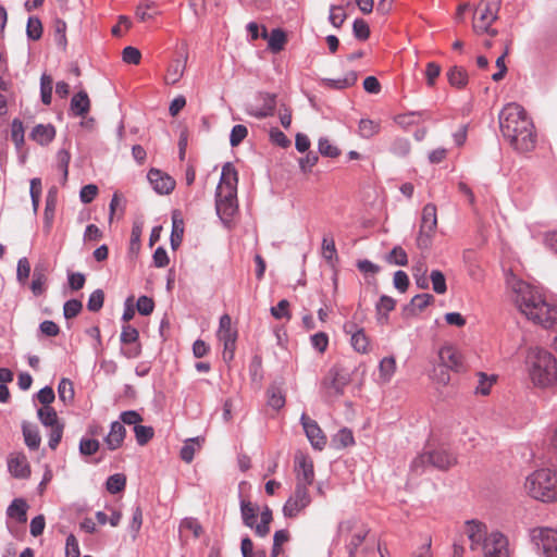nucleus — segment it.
I'll use <instances>...</instances> for the list:
<instances>
[{
    "label": "nucleus",
    "instance_id": "obj_7",
    "mask_svg": "<svg viewBox=\"0 0 557 557\" xmlns=\"http://www.w3.org/2000/svg\"><path fill=\"white\" fill-rule=\"evenodd\" d=\"M436 227V207L433 203H428L422 209L420 230L416 239L418 248L422 250L430 248Z\"/></svg>",
    "mask_w": 557,
    "mask_h": 557
},
{
    "label": "nucleus",
    "instance_id": "obj_42",
    "mask_svg": "<svg viewBox=\"0 0 557 557\" xmlns=\"http://www.w3.org/2000/svg\"><path fill=\"white\" fill-rule=\"evenodd\" d=\"M52 77L42 74L40 77V97L44 104L49 106L52 100Z\"/></svg>",
    "mask_w": 557,
    "mask_h": 557
},
{
    "label": "nucleus",
    "instance_id": "obj_21",
    "mask_svg": "<svg viewBox=\"0 0 557 557\" xmlns=\"http://www.w3.org/2000/svg\"><path fill=\"white\" fill-rule=\"evenodd\" d=\"M345 332L351 335L350 343L354 349L361 354L369 351L370 342L363 329H359L354 323H348L344 326Z\"/></svg>",
    "mask_w": 557,
    "mask_h": 557
},
{
    "label": "nucleus",
    "instance_id": "obj_46",
    "mask_svg": "<svg viewBox=\"0 0 557 557\" xmlns=\"http://www.w3.org/2000/svg\"><path fill=\"white\" fill-rule=\"evenodd\" d=\"M450 369L446 366H443V363L438 362L437 366H434L432 372H431V379L438 384L447 385L450 382Z\"/></svg>",
    "mask_w": 557,
    "mask_h": 557
},
{
    "label": "nucleus",
    "instance_id": "obj_53",
    "mask_svg": "<svg viewBox=\"0 0 557 557\" xmlns=\"http://www.w3.org/2000/svg\"><path fill=\"white\" fill-rule=\"evenodd\" d=\"M386 260L392 264L401 265V267L407 265V263H408L407 253L399 246H396L392 249V251L388 253Z\"/></svg>",
    "mask_w": 557,
    "mask_h": 557
},
{
    "label": "nucleus",
    "instance_id": "obj_43",
    "mask_svg": "<svg viewBox=\"0 0 557 557\" xmlns=\"http://www.w3.org/2000/svg\"><path fill=\"white\" fill-rule=\"evenodd\" d=\"M59 399L64 404H67L74 398L73 383L69 379H61L58 385Z\"/></svg>",
    "mask_w": 557,
    "mask_h": 557
},
{
    "label": "nucleus",
    "instance_id": "obj_28",
    "mask_svg": "<svg viewBox=\"0 0 557 557\" xmlns=\"http://www.w3.org/2000/svg\"><path fill=\"white\" fill-rule=\"evenodd\" d=\"M125 437V428L119 421H113L111 430L106 437V443L111 450L119 448Z\"/></svg>",
    "mask_w": 557,
    "mask_h": 557
},
{
    "label": "nucleus",
    "instance_id": "obj_64",
    "mask_svg": "<svg viewBox=\"0 0 557 557\" xmlns=\"http://www.w3.org/2000/svg\"><path fill=\"white\" fill-rule=\"evenodd\" d=\"M289 302L286 299L278 301L277 306L271 308V314L275 319H290V312L288 310Z\"/></svg>",
    "mask_w": 557,
    "mask_h": 557
},
{
    "label": "nucleus",
    "instance_id": "obj_19",
    "mask_svg": "<svg viewBox=\"0 0 557 557\" xmlns=\"http://www.w3.org/2000/svg\"><path fill=\"white\" fill-rule=\"evenodd\" d=\"M349 373L339 368H332L329 373V379L324 382L325 387L330 394H343L345 386L349 383Z\"/></svg>",
    "mask_w": 557,
    "mask_h": 557
},
{
    "label": "nucleus",
    "instance_id": "obj_47",
    "mask_svg": "<svg viewBox=\"0 0 557 557\" xmlns=\"http://www.w3.org/2000/svg\"><path fill=\"white\" fill-rule=\"evenodd\" d=\"M126 485V476L122 473H116L108 478L107 480V490L111 494H116L122 492Z\"/></svg>",
    "mask_w": 557,
    "mask_h": 557
},
{
    "label": "nucleus",
    "instance_id": "obj_2",
    "mask_svg": "<svg viewBox=\"0 0 557 557\" xmlns=\"http://www.w3.org/2000/svg\"><path fill=\"white\" fill-rule=\"evenodd\" d=\"M499 127L503 136L516 150L525 152L534 148V126L520 104L511 102L503 108L499 113Z\"/></svg>",
    "mask_w": 557,
    "mask_h": 557
},
{
    "label": "nucleus",
    "instance_id": "obj_25",
    "mask_svg": "<svg viewBox=\"0 0 557 557\" xmlns=\"http://www.w3.org/2000/svg\"><path fill=\"white\" fill-rule=\"evenodd\" d=\"M54 136L55 129L51 124H37L29 134L30 139L41 146L51 143Z\"/></svg>",
    "mask_w": 557,
    "mask_h": 557
},
{
    "label": "nucleus",
    "instance_id": "obj_58",
    "mask_svg": "<svg viewBox=\"0 0 557 557\" xmlns=\"http://www.w3.org/2000/svg\"><path fill=\"white\" fill-rule=\"evenodd\" d=\"M139 337L138 331L132 325H124L121 333V342L125 345L136 344Z\"/></svg>",
    "mask_w": 557,
    "mask_h": 557
},
{
    "label": "nucleus",
    "instance_id": "obj_16",
    "mask_svg": "<svg viewBox=\"0 0 557 557\" xmlns=\"http://www.w3.org/2000/svg\"><path fill=\"white\" fill-rule=\"evenodd\" d=\"M8 469L11 475L16 479H27L30 476V466L23 453H12L9 455Z\"/></svg>",
    "mask_w": 557,
    "mask_h": 557
},
{
    "label": "nucleus",
    "instance_id": "obj_52",
    "mask_svg": "<svg viewBox=\"0 0 557 557\" xmlns=\"http://www.w3.org/2000/svg\"><path fill=\"white\" fill-rule=\"evenodd\" d=\"M134 432L136 436V441L139 445H146L154 434V431L151 426H145L140 424H136L134 426Z\"/></svg>",
    "mask_w": 557,
    "mask_h": 557
},
{
    "label": "nucleus",
    "instance_id": "obj_63",
    "mask_svg": "<svg viewBox=\"0 0 557 557\" xmlns=\"http://www.w3.org/2000/svg\"><path fill=\"white\" fill-rule=\"evenodd\" d=\"M122 59L125 63L138 64L141 59V53L137 48L128 46L123 49Z\"/></svg>",
    "mask_w": 557,
    "mask_h": 557
},
{
    "label": "nucleus",
    "instance_id": "obj_22",
    "mask_svg": "<svg viewBox=\"0 0 557 557\" xmlns=\"http://www.w3.org/2000/svg\"><path fill=\"white\" fill-rule=\"evenodd\" d=\"M187 63V55L176 58L171 61L164 81L168 85H174L183 77Z\"/></svg>",
    "mask_w": 557,
    "mask_h": 557
},
{
    "label": "nucleus",
    "instance_id": "obj_51",
    "mask_svg": "<svg viewBox=\"0 0 557 557\" xmlns=\"http://www.w3.org/2000/svg\"><path fill=\"white\" fill-rule=\"evenodd\" d=\"M27 37L32 40H38L42 35V25L39 18L30 16L26 26Z\"/></svg>",
    "mask_w": 557,
    "mask_h": 557
},
{
    "label": "nucleus",
    "instance_id": "obj_24",
    "mask_svg": "<svg viewBox=\"0 0 557 557\" xmlns=\"http://www.w3.org/2000/svg\"><path fill=\"white\" fill-rule=\"evenodd\" d=\"M261 37L268 40V48L273 53L282 51L287 41L286 34L281 28H274L272 29L271 34L268 35L267 28L262 27Z\"/></svg>",
    "mask_w": 557,
    "mask_h": 557
},
{
    "label": "nucleus",
    "instance_id": "obj_12",
    "mask_svg": "<svg viewBox=\"0 0 557 557\" xmlns=\"http://www.w3.org/2000/svg\"><path fill=\"white\" fill-rule=\"evenodd\" d=\"M309 487L296 485L294 494L287 499L283 507L285 517H296L302 509H305L311 502L309 495Z\"/></svg>",
    "mask_w": 557,
    "mask_h": 557
},
{
    "label": "nucleus",
    "instance_id": "obj_55",
    "mask_svg": "<svg viewBox=\"0 0 557 557\" xmlns=\"http://www.w3.org/2000/svg\"><path fill=\"white\" fill-rule=\"evenodd\" d=\"M104 293L102 289L94 290L88 299L87 308L91 312H98L103 307Z\"/></svg>",
    "mask_w": 557,
    "mask_h": 557
},
{
    "label": "nucleus",
    "instance_id": "obj_34",
    "mask_svg": "<svg viewBox=\"0 0 557 557\" xmlns=\"http://www.w3.org/2000/svg\"><path fill=\"white\" fill-rule=\"evenodd\" d=\"M478 385L475 386V394H480L482 396H486L491 392V387L496 382L497 376L494 374L487 375L486 373L479 372L478 374Z\"/></svg>",
    "mask_w": 557,
    "mask_h": 557
},
{
    "label": "nucleus",
    "instance_id": "obj_5",
    "mask_svg": "<svg viewBox=\"0 0 557 557\" xmlns=\"http://www.w3.org/2000/svg\"><path fill=\"white\" fill-rule=\"evenodd\" d=\"M528 496L542 503L557 502V470L541 468L531 472L523 484Z\"/></svg>",
    "mask_w": 557,
    "mask_h": 557
},
{
    "label": "nucleus",
    "instance_id": "obj_57",
    "mask_svg": "<svg viewBox=\"0 0 557 557\" xmlns=\"http://www.w3.org/2000/svg\"><path fill=\"white\" fill-rule=\"evenodd\" d=\"M352 32L355 37L359 40H366L370 36L369 25L366 21L361 18L355 20L352 25Z\"/></svg>",
    "mask_w": 557,
    "mask_h": 557
},
{
    "label": "nucleus",
    "instance_id": "obj_36",
    "mask_svg": "<svg viewBox=\"0 0 557 557\" xmlns=\"http://www.w3.org/2000/svg\"><path fill=\"white\" fill-rule=\"evenodd\" d=\"M358 132L362 138H371L380 132V123L370 119H361Z\"/></svg>",
    "mask_w": 557,
    "mask_h": 557
},
{
    "label": "nucleus",
    "instance_id": "obj_59",
    "mask_svg": "<svg viewBox=\"0 0 557 557\" xmlns=\"http://www.w3.org/2000/svg\"><path fill=\"white\" fill-rule=\"evenodd\" d=\"M434 301V296L431 294H419L411 299V306L418 311L424 310L429 305Z\"/></svg>",
    "mask_w": 557,
    "mask_h": 557
},
{
    "label": "nucleus",
    "instance_id": "obj_14",
    "mask_svg": "<svg viewBox=\"0 0 557 557\" xmlns=\"http://www.w3.org/2000/svg\"><path fill=\"white\" fill-rule=\"evenodd\" d=\"M296 485L309 487L314 481V469L312 460L299 453L295 457Z\"/></svg>",
    "mask_w": 557,
    "mask_h": 557
},
{
    "label": "nucleus",
    "instance_id": "obj_40",
    "mask_svg": "<svg viewBox=\"0 0 557 557\" xmlns=\"http://www.w3.org/2000/svg\"><path fill=\"white\" fill-rule=\"evenodd\" d=\"M272 510L265 507L260 515V523L255 524V531L258 536L264 537L270 532V523L272 521Z\"/></svg>",
    "mask_w": 557,
    "mask_h": 557
},
{
    "label": "nucleus",
    "instance_id": "obj_3",
    "mask_svg": "<svg viewBox=\"0 0 557 557\" xmlns=\"http://www.w3.org/2000/svg\"><path fill=\"white\" fill-rule=\"evenodd\" d=\"M529 376L534 385L549 387L557 384V360L547 350L531 347L525 359Z\"/></svg>",
    "mask_w": 557,
    "mask_h": 557
},
{
    "label": "nucleus",
    "instance_id": "obj_13",
    "mask_svg": "<svg viewBox=\"0 0 557 557\" xmlns=\"http://www.w3.org/2000/svg\"><path fill=\"white\" fill-rule=\"evenodd\" d=\"M484 557H509L507 537L500 532L494 531L485 537L482 545Z\"/></svg>",
    "mask_w": 557,
    "mask_h": 557
},
{
    "label": "nucleus",
    "instance_id": "obj_6",
    "mask_svg": "<svg viewBox=\"0 0 557 557\" xmlns=\"http://www.w3.org/2000/svg\"><path fill=\"white\" fill-rule=\"evenodd\" d=\"M502 0H481L475 7L472 29L475 34H487L492 37L498 32L492 28V24L498 18Z\"/></svg>",
    "mask_w": 557,
    "mask_h": 557
},
{
    "label": "nucleus",
    "instance_id": "obj_9",
    "mask_svg": "<svg viewBox=\"0 0 557 557\" xmlns=\"http://www.w3.org/2000/svg\"><path fill=\"white\" fill-rule=\"evenodd\" d=\"M368 533L369 529L356 520H346L338 525V534L341 536L351 534V539L347 544L349 557H358L357 548L364 542Z\"/></svg>",
    "mask_w": 557,
    "mask_h": 557
},
{
    "label": "nucleus",
    "instance_id": "obj_62",
    "mask_svg": "<svg viewBox=\"0 0 557 557\" xmlns=\"http://www.w3.org/2000/svg\"><path fill=\"white\" fill-rule=\"evenodd\" d=\"M410 141L406 138H397L392 145V152L398 157H406L410 152Z\"/></svg>",
    "mask_w": 557,
    "mask_h": 557
},
{
    "label": "nucleus",
    "instance_id": "obj_11",
    "mask_svg": "<svg viewBox=\"0 0 557 557\" xmlns=\"http://www.w3.org/2000/svg\"><path fill=\"white\" fill-rule=\"evenodd\" d=\"M530 536L534 545L542 549L546 557L557 552V530L539 527L531 530Z\"/></svg>",
    "mask_w": 557,
    "mask_h": 557
},
{
    "label": "nucleus",
    "instance_id": "obj_20",
    "mask_svg": "<svg viewBox=\"0 0 557 557\" xmlns=\"http://www.w3.org/2000/svg\"><path fill=\"white\" fill-rule=\"evenodd\" d=\"M302 428L312 447L322 450L326 445V436L315 420H302Z\"/></svg>",
    "mask_w": 557,
    "mask_h": 557
},
{
    "label": "nucleus",
    "instance_id": "obj_26",
    "mask_svg": "<svg viewBox=\"0 0 557 557\" xmlns=\"http://www.w3.org/2000/svg\"><path fill=\"white\" fill-rule=\"evenodd\" d=\"M184 235V221L181 216V213L175 210L172 213V232H171V247L172 249H176L180 247L183 240Z\"/></svg>",
    "mask_w": 557,
    "mask_h": 557
},
{
    "label": "nucleus",
    "instance_id": "obj_44",
    "mask_svg": "<svg viewBox=\"0 0 557 557\" xmlns=\"http://www.w3.org/2000/svg\"><path fill=\"white\" fill-rule=\"evenodd\" d=\"M24 125L18 119H14L11 123V139L17 149L24 145Z\"/></svg>",
    "mask_w": 557,
    "mask_h": 557
},
{
    "label": "nucleus",
    "instance_id": "obj_31",
    "mask_svg": "<svg viewBox=\"0 0 557 557\" xmlns=\"http://www.w3.org/2000/svg\"><path fill=\"white\" fill-rule=\"evenodd\" d=\"M57 206V197L55 193L50 190L46 197V206L44 211V223H45V231L50 232L53 219H54V211Z\"/></svg>",
    "mask_w": 557,
    "mask_h": 557
},
{
    "label": "nucleus",
    "instance_id": "obj_8",
    "mask_svg": "<svg viewBox=\"0 0 557 557\" xmlns=\"http://www.w3.org/2000/svg\"><path fill=\"white\" fill-rule=\"evenodd\" d=\"M426 463H430L440 470H448L457 465V456L444 448L435 449L417 457L412 461V468L417 470Z\"/></svg>",
    "mask_w": 557,
    "mask_h": 557
},
{
    "label": "nucleus",
    "instance_id": "obj_37",
    "mask_svg": "<svg viewBox=\"0 0 557 557\" xmlns=\"http://www.w3.org/2000/svg\"><path fill=\"white\" fill-rule=\"evenodd\" d=\"M240 510L245 525L253 528L257 519V507L248 500H242Z\"/></svg>",
    "mask_w": 557,
    "mask_h": 557
},
{
    "label": "nucleus",
    "instance_id": "obj_27",
    "mask_svg": "<svg viewBox=\"0 0 557 557\" xmlns=\"http://www.w3.org/2000/svg\"><path fill=\"white\" fill-rule=\"evenodd\" d=\"M71 110L76 116H85L89 112L90 100L86 91H78L72 97Z\"/></svg>",
    "mask_w": 557,
    "mask_h": 557
},
{
    "label": "nucleus",
    "instance_id": "obj_49",
    "mask_svg": "<svg viewBox=\"0 0 557 557\" xmlns=\"http://www.w3.org/2000/svg\"><path fill=\"white\" fill-rule=\"evenodd\" d=\"M274 109H275V96L267 95V97L264 98L263 106L260 109L251 112V114L256 117L262 119V117L272 115L274 112Z\"/></svg>",
    "mask_w": 557,
    "mask_h": 557
},
{
    "label": "nucleus",
    "instance_id": "obj_15",
    "mask_svg": "<svg viewBox=\"0 0 557 557\" xmlns=\"http://www.w3.org/2000/svg\"><path fill=\"white\" fill-rule=\"evenodd\" d=\"M438 362L451 371L458 372L463 369V357L459 349L451 344H445L440 348Z\"/></svg>",
    "mask_w": 557,
    "mask_h": 557
},
{
    "label": "nucleus",
    "instance_id": "obj_29",
    "mask_svg": "<svg viewBox=\"0 0 557 557\" xmlns=\"http://www.w3.org/2000/svg\"><path fill=\"white\" fill-rule=\"evenodd\" d=\"M357 78H358L357 73L352 71V72L347 73L342 78H337V79L323 78L321 81V84L324 87L341 90V89H345L350 86H354L357 82Z\"/></svg>",
    "mask_w": 557,
    "mask_h": 557
},
{
    "label": "nucleus",
    "instance_id": "obj_38",
    "mask_svg": "<svg viewBox=\"0 0 557 557\" xmlns=\"http://www.w3.org/2000/svg\"><path fill=\"white\" fill-rule=\"evenodd\" d=\"M268 404L275 410L281 409L285 405V396L281 387L271 385L268 388Z\"/></svg>",
    "mask_w": 557,
    "mask_h": 557
},
{
    "label": "nucleus",
    "instance_id": "obj_18",
    "mask_svg": "<svg viewBox=\"0 0 557 557\" xmlns=\"http://www.w3.org/2000/svg\"><path fill=\"white\" fill-rule=\"evenodd\" d=\"M465 533L471 542L470 548L472 550L482 547V545L485 543V537L488 536L485 524L475 520L466 522Z\"/></svg>",
    "mask_w": 557,
    "mask_h": 557
},
{
    "label": "nucleus",
    "instance_id": "obj_45",
    "mask_svg": "<svg viewBox=\"0 0 557 557\" xmlns=\"http://www.w3.org/2000/svg\"><path fill=\"white\" fill-rule=\"evenodd\" d=\"M318 149L323 157L327 158H336L341 154L339 148L333 145L326 137H321L319 139Z\"/></svg>",
    "mask_w": 557,
    "mask_h": 557
},
{
    "label": "nucleus",
    "instance_id": "obj_35",
    "mask_svg": "<svg viewBox=\"0 0 557 557\" xmlns=\"http://www.w3.org/2000/svg\"><path fill=\"white\" fill-rule=\"evenodd\" d=\"M157 14L154 2L148 0L141 2L135 12L136 17L141 22L152 20Z\"/></svg>",
    "mask_w": 557,
    "mask_h": 557
},
{
    "label": "nucleus",
    "instance_id": "obj_61",
    "mask_svg": "<svg viewBox=\"0 0 557 557\" xmlns=\"http://www.w3.org/2000/svg\"><path fill=\"white\" fill-rule=\"evenodd\" d=\"M346 20V14L342 7L332 5L330 9L329 21L334 27H339Z\"/></svg>",
    "mask_w": 557,
    "mask_h": 557
},
{
    "label": "nucleus",
    "instance_id": "obj_39",
    "mask_svg": "<svg viewBox=\"0 0 557 557\" xmlns=\"http://www.w3.org/2000/svg\"><path fill=\"white\" fill-rule=\"evenodd\" d=\"M23 435L25 444L30 449H37L40 446L41 438L39 432L28 423L23 424Z\"/></svg>",
    "mask_w": 557,
    "mask_h": 557
},
{
    "label": "nucleus",
    "instance_id": "obj_30",
    "mask_svg": "<svg viewBox=\"0 0 557 557\" xmlns=\"http://www.w3.org/2000/svg\"><path fill=\"white\" fill-rule=\"evenodd\" d=\"M28 505L23 498H15L8 507V516L18 522H26Z\"/></svg>",
    "mask_w": 557,
    "mask_h": 557
},
{
    "label": "nucleus",
    "instance_id": "obj_10",
    "mask_svg": "<svg viewBox=\"0 0 557 557\" xmlns=\"http://www.w3.org/2000/svg\"><path fill=\"white\" fill-rule=\"evenodd\" d=\"M216 336L224 347L223 359L225 361L233 360L236 349L237 330L232 326V319L228 314H223L220 318Z\"/></svg>",
    "mask_w": 557,
    "mask_h": 557
},
{
    "label": "nucleus",
    "instance_id": "obj_60",
    "mask_svg": "<svg viewBox=\"0 0 557 557\" xmlns=\"http://www.w3.org/2000/svg\"><path fill=\"white\" fill-rule=\"evenodd\" d=\"M421 116H422V113H420V112H409V113L397 115L395 121L400 126L407 127V126H410L413 124H418Z\"/></svg>",
    "mask_w": 557,
    "mask_h": 557
},
{
    "label": "nucleus",
    "instance_id": "obj_33",
    "mask_svg": "<svg viewBox=\"0 0 557 557\" xmlns=\"http://www.w3.org/2000/svg\"><path fill=\"white\" fill-rule=\"evenodd\" d=\"M447 78L451 86L462 88L468 83V74L466 70L459 66H453L447 72Z\"/></svg>",
    "mask_w": 557,
    "mask_h": 557
},
{
    "label": "nucleus",
    "instance_id": "obj_41",
    "mask_svg": "<svg viewBox=\"0 0 557 557\" xmlns=\"http://www.w3.org/2000/svg\"><path fill=\"white\" fill-rule=\"evenodd\" d=\"M47 428H50L51 435L49 440V446L55 449L62 437L63 426L59 423V420H41Z\"/></svg>",
    "mask_w": 557,
    "mask_h": 557
},
{
    "label": "nucleus",
    "instance_id": "obj_4",
    "mask_svg": "<svg viewBox=\"0 0 557 557\" xmlns=\"http://www.w3.org/2000/svg\"><path fill=\"white\" fill-rule=\"evenodd\" d=\"M237 171L232 163L222 168L215 194V209L219 216L228 220L237 210Z\"/></svg>",
    "mask_w": 557,
    "mask_h": 557
},
{
    "label": "nucleus",
    "instance_id": "obj_17",
    "mask_svg": "<svg viewBox=\"0 0 557 557\" xmlns=\"http://www.w3.org/2000/svg\"><path fill=\"white\" fill-rule=\"evenodd\" d=\"M152 188L160 195L170 194L175 187V181L157 169H151L147 175Z\"/></svg>",
    "mask_w": 557,
    "mask_h": 557
},
{
    "label": "nucleus",
    "instance_id": "obj_32",
    "mask_svg": "<svg viewBox=\"0 0 557 557\" xmlns=\"http://www.w3.org/2000/svg\"><path fill=\"white\" fill-rule=\"evenodd\" d=\"M396 371V360L394 357H385L380 361L379 364V372H380V380L383 383H387L393 377L394 373Z\"/></svg>",
    "mask_w": 557,
    "mask_h": 557
},
{
    "label": "nucleus",
    "instance_id": "obj_1",
    "mask_svg": "<svg viewBox=\"0 0 557 557\" xmlns=\"http://www.w3.org/2000/svg\"><path fill=\"white\" fill-rule=\"evenodd\" d=\"M511 299L525 318L545 329L557 326V306L546 302L530 284L509 273L506 278Z\"/></svg>",
    "mask_w": 557,
    "mask_h": 557
},
{
    "label": "nucleus",
    "instance_id": "obj_50",
    "mask_svg": "<svg viewBox=\"0 0 557 557\" xmlns=\"http://www.w3.org/2000/svg\"><path fill=\"white\" fill-rule=\"evenodd\" d=\"M274 109H275V96L267 95V97L264 98L263 106L260 109L251 112V114L256 117L262 119V117L272 115L274 112Z\"/></svg>",
    "mask_w": 557,
    "mask_h": 557
},
{
    "label": "nucleus",
    "instance_id": "obj_48",
    "mask_svg": "<svg viewBox=\"0 0 557 557\" xmlns=\"http://www.w3.org/2000/svg\"><path fill=\"white\" fill-rule=\"evenodd\" d=\"M433 290L438 294H445L447 290L446 278L442 271L433 270L430 274Z\"/></svg>",
    "mask_w": 557,
    "mask_h": 557
},
{
    "label": "nucleus",
    "instance_id": "obj_56",
    "mask_svg": "<svg viewBox=\"0 0 557 557\" xmlns=\"http://www.w3.org/2000/svg\"><path fill=\"white\" fill-rule=\"evenodd\" d=\"M83 304L77 299H70L63 306V315L65 319H73L79 314Z\"/></svg>",
    "mask_w": 557,
    "mask_h": 557
},
{
    "label": "nucleus",
    "instance_id": "obj_23",
    "mask_svg": "<svg viewBox=\"0 0 557 557\" xmlns=\"http://www.w3.org/2000/svg\"><path fill=\"white\" fill-rule=\"evenodd\" d=\"M205 442V436H196L185 440L180 451L181 459L186 463H190L194 460L195 454L202 448Z\"/></svg>",
    "mask_w": 557,
    "mask_h": 557
},
{
    "label": "nucleus",
    "instance_id": "obj_54",
    "mask_svg": "<svg viewBox=\"0 0 557 557\" xmlns=\"http://www.w3.org/2000/svg\"><path fill=\"white\" fill-rule=\"evenodd\" d=\"M248 135V129L243 124L233 126L230 135V144L232 147H237Z\"/></svg>",
    "mask_w": 557,
    "mask_h": 557
}]
</instances>
